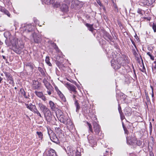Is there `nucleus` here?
<instances>
[{"label":"nucleus","instance_id":"423d86ee","mask_svg":"<svg viewBox=\"0 0 156 156\" xmlns=\"http://www.w3.org/2000/svg\"><path fill=\"white\" fill-rule=\"evenodd\" d=\"M66 86L70 92H73L74 94L76 93V88L74 85L68 83L66 84Z\"/></svg>","mask_w":156,"mask_h":156},{"label":"nucleus","instance_id":"ddd939ff","mask_svg":"<svg viewBox=\"0 0 156 156\" xmlns=\"http://www.w3.org/2000/svg\"><path fill=\"white\" fill-rule=\"evenodd\" d=\"M19 95L18 97L19 98H21L24 96L25 98H28V97L26 95V93L23 88H22L20 89Z\"/></svg>","mask_w":156,"mask_h":156},{"label":"nucleus","instance_id":"13d9d810","mask_svg":"<svg viewBox=\"0 0 156 156\" xmlns=\"http://www.w3.org/2000/svg\"><path fill=\"white\" fill-rule=\"evenodd\" d=\"M56 136L55 134V133H53V134L51 135L50 136H49V137H50V139H51V138L53 137V136Z\"/></svg>","mask_w":156,"mask_h":156},{"label":"nucleus","instance_id":"37998d69","mask_svg":"<svg viewBox=\"0 0 156 156\" xmlns=\"http://www.w3.org/2000/svg\"><path fill=\"white\" fill-rule=\"evenodd\" d=\"M34 113L36 114L37 115L39 116L41 118H42V117L41 114L39 112V111L37 110V109L36 110V111L34 112Z\"/></svg>","mask_w":156,"mask_h":156},{"label":"nucleus","instance_id":"f8f14e48","mask_svg":"<svg viewBox=\"0 0 156 156\" xmlns=\"http://www.w3.org/2000/svg\"><path fill=\"white\" fill-rule=\"evenodd\" d=\"M155 0H143L142 3L144 5L150 6L155 2Z\"/></svg>","mask_w":156,"mask_h":156},{"label":"nucleus","instance_id":"f3484780","mask_svg":"<svg viewBox=\"0 0 156 156\" xmlns=\"http://www.w3.org/2000/svg\"><path fill=\"white\" fill-rule=\"evenodd\" d=\"M66 124L67 127L70 129H72L74 127V125L70 119L66 120Z\"/></svg>","mask_w":156,"mask_h":156},{"label":"nucleus","instance_id":"c85d7f7f","mask_svg":"<svg viewBox=\"0 0 156 156\" xmlns=\"http://www.w3.org/2000/svg\"><path fill=\"white\" fill-rule=\"evenodd\" d=\"M92 138L91 136H88V141L91 144H94L95 143V141L93 139H92Z\"/></svg>","mask_w":156,"mask_h":156},{"label":"nucleus","instance_id":"a19ab883","mask_svg":"<svg viewBox=\"0 0 156 156\" xmlns=\"http://www.w3.org/2000/svg\"><path fill=\"white\" fill-rule=\"evenodd\" d=\"M48 135L49 136H50L51 135L53 134V132L51 129L50 128H48Z\"/></svg>","mask_w":156,"mask_h":156},{"label":"nucleus","instance_id":"a878e982","mask_svg":"<svg viewBox=\"0 0 156 156\" xmlns=\"http://www.w3.org/2000/svg\"><path fill=\"white\" fill-rule=\"evenodd\" d=\"M45 85L48 90H53V87L50 84L48 83L47 81H46V83H45Z\"/></svg>","mask_w":156,"mask_h":156},{"label":"nucleus","instance_id":"49530a36","mask_svg":"<svg viewBox=\"0 0 156 156\" xmlns=\"http://www.w3.org/2000/svg\"><path fill=\"white\" fill-rule=\"evenodd\" d=\"M152 28L154 32H156V25L155 23H153Z\"/></svg>","mask_w":156,"mask_h":156},{"label":"nucleus","instance_id":"20e7f679","mask_svg":"<svg viewBox=\"0 0 156 156\" xmlns=\"http://www.w3.org/2000/svg\"><path fill=\"white\" fill-rule=\"evenodd\" d=\"M44 117L46 121L50 122L52 120V115L49 109L43 113Z\"/></svg>","mask_w":156,"mask_h":156},{"label":"nucleus","instance_id":"f257e3e1","mask_svg":"<svg viewBox=\"0 0 156 156\" xmlns=\"http://www.w3.org/2000/svg\"><path fill=\"white\" fill-rule=\"evenodd\" d=\"M127 143L128 144L132 145H137L138 146H140L142 144V142L140 140H136V138L133 135L131 136V137L126 136Z\"/></svg>","mask_w":156,"mask_h":156},{"label":"nucleus","instance_id":"2f4dec72","mask_svg":"<svg viewBox=\"0 0 156 156\" xmlns=\"http://www.w3.org/2000/svg\"><path fill=\"white\" fill-rule=\"evenodd\" d=\"M36 133L38 136L40 140H42L43 137V134L41 132H37Z\"/></svg>","mask_w":156,"mask_h":156},{"label":"nucleus","instance_id":"4d7b16f0","mask_svg":"<svg viewBox=\"0 0 156 156\" xmlns=\"http://www.w3.org/2000/svg\"><path fill=\"white\" fill-rule=\"evenodd\" d=\"M5 13L8 16H9L10 15V13L7 10H5Z\"/></svg>","mask_w":156,"mask_h":156},{"label":"nucleus","instance_id":"4468645a","mask_svg":"<svg viewBox=\"0 0 156 156\" xmlns=\"http://www.w3.org/2000/svg\"><path fill=\"white\" fill-rule=\"evenodd\" d=\"M112 56L113 58L111 61V66L115 69L117 64V58L116 57V55H115L114 56V55H113Z\"/></svg>","mask_w":156,"mask_h":156},{"label":"nucleus","instance_id":"de8ad7c7","mask_svg":"<svg viewBox=\"0 0 156 156\" xmlns=\"http://www.w3.org/2000/svg\"><path fill=\"white\" fill-rule=\"evenodd\" d=\"M151 87L152 90L151 96L152 98H153L154 97V88L152 86H151Z\"/></svg>","mask_w":156,"mask_h":156},{"label":"nucleus","instance_id":"cd10ccee","mask_svg":"<svg viewBox=\"0 0 156 156\" xmlns=\"http://www.w3.org/2000/svg\"><path fill=\"white\" fill-rule=\"evenodd\" d=\"M54 0L53 1V3H51L53 5V6L55 8H58L59 7L60 5V3L58 2H54Z\"/></svg>","mask_w":156,"mask_h":156},{"label":"nucleus","instance_id":"9d476101","mask_svg":"<svg viewBox=\"0 0 156 156\" xmlns=\"http://www.w3.org/2000/svg\"><path fill=\"white\" fill-rule=\"evenodd\" d=\"M34 93L37 96L41 98L43 101H46V97L42 92L35 91Z\"/></svg>","mask_w":156,"mask_h":156},{"label":"nucleus","instance_id":"b1692460","mask_svg":"<svg viewBox=\"0 0 156 156\" xmlns=\"http://www.w3.org/2000/svg\"><path fill=\"white\" fill-rule=\"evenodd\" d=\"M104 37L105 40L109 41H112V37L108 33H106L104 36Z\"/></svg>","mask_w":156,"mask_h":156},{"label":"nucleus","instance_id":"412c9836","mask_svg":"<svg viewBox=\"0 0 156 156\" xmlns=\"http://www.w3.org/2000/svg\"><path fill=\"white\" fill-rule=\"evenodd\" d=\"M16 44L17 46L22 49L24 48V44L22 41L17 40Z\"/></svg>","mask_w":156,"mask_h":156},{"label":"nucleus","instance_id":"bf43d9fd","mask_svg":"<svg viewBox=\"0 0 156 156\" xmlns=\"http://www.w3.org/2000/svg\"><path fill=\"white\" fill-rule=\"evenodd\" d=\"M150 57L151 59L152 60H154V57L152 55H151L150 56H149Z\"/></svg>","mask_w":156,"mask_h":156},{"label":"nucleus","instance_id":"8fccbe9b","mask_svg":"<svg viewBox=\"0 0 156 156\" xmlns=\"http://www.w3.org/2000/svg\"><path fill=\"white\" fill-rule=\"evenodd\" d=\"M143 69H140V70L142 72H143V73L146 72L144 64H143Z\"/></svg>","mask_w":156,"mask_h":156},{"label":"nucleus","instance_id":"603ef678","mask_svg":"<svg viewBox=\"0 0 156 156\" xmlns=\"http://www.w3.org/2000/svg\"><path fill=\"white\" fill-rule=\"evenodd\" d=\"M65 2L69 4L73 2V0H64Z\"/></svg>","mask_w":156,"mask_h":156},{"label":"nucleus","instance_id":"3c124183","mask_svg":"<svg viewBox=\"0 0 156 156\" xmlns=\"http://www.w3.org/2000/svg\"><path fill=\"white\" fill-rule=\"evenodd\" d=\"M52 90H47V92L48 94L49 95H50L51 94V92L52 91Z\"/></svg>","mask_w":156,"mask_h":156},{"label":"nucleus","instance_id":"1a4fd4ad","mask_svg":"<svg viewBox=\"0 0 156 156\" xmlns=\"http://www.w3.org/2000/svg\"><path fill=\"white\" fill-rule=\"evenodd\" d=\"M37 104L38 105V108L40 110L43 112V113L49 109L46 105L41 102H39L38 103H37Z\"/></svg>","mask_w":156,"mask_h":156},{"label":"nucleus","instance_id":"a211bd4d","mask_svg":"<svg viewBox=\"0 0 156 156\" xmlns=\"http://www.w3.org/2000/svg\"><path fill=\"white\" fill-rule=\"evenodd\" d=\"M60 9L61 10L64 12H67L68 11V7L66 4H65L62 5Z\"/></svg>","mask_w":156,"mask_h":156},{"label":"nucleus","instance_id":"79ce46f5","mask_svg":"<svg viewBox=\"0 0 156 156\" xmlns=\"http://www.w3.org/2000/svg\"><path fill=\"white\" fill-rule=\"evenodd\" d=\"M145 97L146 98V100L147 101V102L148 103L149 102H150V98L149 97V96H148V93L147 92H146L145 91Z\"/></svg>","mask_w":156,"mask_h":156},{"label":"nucleus","instance_id":"ea45409f","mask_svg":"<svg viewBox=\"0 0 156 156\" xmlns=\"http://www.w3.org/2000/svg\"><path fill=\"white\" fill-rule=\"evenodd\" d=\"M38 70L41 73V74L42 75H44L45 74L44 72V70L41 68L40 67H38Z\"/></svg>","mask_w":156,"mask_h":156},{"label":"nucleus","instance_id":"e433bc0d","mask_svg":"<svg viewBox=\"0 0 156 156\" xmlns=\"http://www.w3.org/2000/svg\"><path fill=\"white\" fill-rule=\"evenodd\" d=\"M133 54L135 57L137 58V60H139V58L138 57V55L134 49L133 50Z\"/></svg>","mask_w":156,"mask_h":156},{"label":"nucleus","instance_id":"052dcab7","mask_svg":"<svg viewBox=\"0 0 156 156\" xmlns=\"http://www.w3.org/2000/svg\"><path fill=\"white\" fill-rule=\"evenodd\" d=\"M131 41H132V44L134 45V46L136 48V45L135 44V43L133 41H132V40H131Z\"/></svg>","mask_w":156,"mask_h":156},{"label":"nucleus","instance_id":"c756f323","mask_svg":"<svg viewBox=\"0 0 156 156\" xmlns=\"http://www.w3.org/2000/svg\"><path fill=\"white\" fill-rule=\"evenodd\" d=\"M86 26L88 28L89 30L91 31H93L94 30V28L93 27V25H90L89 24L87 23L86 24Z\"/></svg>","mask_w":156,"mask_h":156},{"label":"nucleus","instance_id":"6ab92c4d","mask_svg":"<svg viewBox=\"0 0 156 156\" xmlns=\"http://www.w3.org/2000/svg\"><path fill=\"white\" fill-rule=\"evenodd\" d=\"M125 57V55H122H122L120 56V58L119 59V63L120 64V65L123 66L124 64L125 63V60L124 59V57Z\"/></svg>","mask_w":156,"mask_h":156},{"label":"nucleus","instance_id":"f704fd0d","mask_svg":"<svg viewBox=\"0 0 156 156\" xmlns=\"http://www.w3.org/2000/svg\"><path fill=\"white\" fill-rule=\"evenodd\" d=\"M87 125L88 126L89 131H90L91 132L93 133V129H92V127L91 125L88 122H87Z\"/></svg>","mask_w":156,"mask_h":156},{"label":"nucleus","instance_id":"473e14b6","mask_svg":"<svg viewBox=\"0 0 156 156\" xmlns=\"http://www.w3.org/2000/svg\"><path fill=\"white\" fill-rule=\"evenodd\" d=\"M51 140L53 142L56 143H57L58 141V139L56 136H53V137L51 138Z\"/></svg>","mask_w":156,"mask_h":156},{"label":"nucleus","instance_id":"2eb2a0df","mask_svg":"<svg viewBox=\"0 0 156 156\" xmlns=\"http://www.w3.org/2000/svg\"><path fill=\"white\" fill-rule=\"evenodd\" d=\"M34 42L36 43H39L41 41V37L35 34H33Z\"/></svg>","mask_w":156,"mask_h":156},{"label":"nucleus","instance_id":"4be33fe9","mask_svg":"<svg viewBox=\"0 0 156 156\" xmlns=\"http://www.w3.org/2000/svg\"><path fill=\"white\" fill-rule=\"evenodd\" d=\"M118 109L119 112L120 114V118L122 120H123L125 118V116L121 110V108L120 105H119Z\"/></svg>","mask_w":156,"mask_h":156},{"label":"nucleus","instance_id":"aec40b11","mask_svg":"<svg viewBox=\"0 0 156 156\" xmlns=\"http://www.w3.org/2000/svg\"><path fill=\"white\" fill-rule=\"evenodd\" d=\"M25 105L27 108L30 111L33 112L34 113L36 111V110L37 109L35 105L33 107H29V106L28 105V104H26Z\"/></svg>","mask_w":156,"mask_h":156},{"label":"nucleus","instance_id":"e2e57ef3","mask_svg":"<svg viewBox=\"0 0 156 156\" xmlns=\"http://www.w3.org/2000/svg\"><path fill=\"white\" fill-rule=\"evenodd\" d=\"M57 93L59 95L62 94V93L59 90H58Z\"/></svg>","mask_w":156,"mask_h":156},{"label":"nucleus","instance_id":"dca6fc26","mask_svg":"<svg viewBox=\"0 0 156 156\" xmlns=\"http://www.w3.org/2000/svg\"><path fill=\"white\" fill-rule=\"evenodd\" d=\"M47 155V156H57L55 151L52 149L48 151Z\"/></svg>","mask_w":156,"mask_h":156},{"label":"nucleus","instance_id":"9b49d317","mask_svg":"<svg viewBox=\"0 0 156 156\" xmlns=\"http://www.w3.org/2000/svg\"><path fill=\"white\" fill-rule=\"evenodd\" d=\"M12 50L17 54H20L21 52V49L17 46L16 43L12 44Z\"/></svg>","mask_w":156,"mask_h":156},{"label":"nucleus","instance_id":"4c0bfd02","mask_svg":"<svg viewBox=\"0 0 156 156\" xmlns=\"http://www.w3.org/2000/svg\"><path fill=\"white\" fill-rule=\"evenodd\" d=\"M45 62L47 64H48L49 66H52L51 63L49 61V57H46Z\"/></svg>","mask_w":156,"mask_h":156},{"label":"nucleus","instance_id":"72a5a7b5","mask_svg":"<svg viewBox=\"0 0 156 156\" xmlns=\"http://www.w3.org/2000/svg\"><path fill=\"white\" fill-rule=\"evenodd\" d=\"M26 66L29 67L32 70H33L34 68V65L33 64H32V63H27L26 65Z\"/></svg>","mask_w":156,"mask_h":156},{"label":"nucleus","instance_id":"5701e85b","mask_svg":"<svg viewBox=\"0 0 156 156\" xmlns=\"http://www.w3.org/2000/svg\"><path fill=\"white\" fill-rule=\"evenodd\" d=\"M40 83L38 81H35L33 83V88L34 89H37L40 87Z\"/></svg>","mask_w":156,"mask_h":156},{"label":"nucleus","instance_id":"6e6d98bb","mask_svg":"<svg viewBox=\"0 0 156 156\" xmlns=\"http://www.w3.org/2000/svg\"><path fill=\"white\" fill-rule=\"evenodd\" d=\"M137 12L140 14H142V10L140 9H138L137 10Z\"/></svg>","mask_w":156,"mask_h":156},{"label":"nucleus","instance_id":"864d4df0","mask_svg":"<svg viewBox=\"0 0 156 156\" xmlns=\"http://www.w3.org/2000/svg\"><path fill=\"white\" fill-rule=\"evenodd\" d=\"M118 24L119 25V27H120V28L121 30H122L123 28V26L120 23H118Z\"/></svg>","mask_w":156,"mask_h":156},{"label":"nucleus","instance_id":"680f3d73","mask_svg":"<svg viewBox=\"0 0 156 156\" xmlns=\"http://www.w3.org/2000/svg\"><path fill=\"white\" fill-rule=\"evenodd\" d=\"M70 82H72L74 83L75 85H76L77 87H78V86L77 85L76 83V82H75L74 81H73V80H72V81H70Z\"/></svg>","mask_w":156,"mask_h":156},{"label":"nucleus","instance_id":"6e6552de","mask_svg":"<svg viewBox=\"0 0 156 156\" xmlns=\"http://www.w3.org/2000/svg\"><path fill=\"white\" fill-rule=\"evenodd\" d=\"M4 73L8 81L9 82V83L12 85L14 84L13 79L11 75L7 72H5Z\"/></svg>","mask_w":156,"mask_h":156},{"label":"nucleus","instance_id":"5fc2aeb1","mask_svg":"<svg viewBox=\"0 0 156 156\" xmlns=\"http://www.w3.org/2000/svg\"><path fill=\"white\" fill-rule=\"evenodd\" d=\"M123 128H124V131L125 132V134H128L129 133V132H128V130L125 128H124V127H123Z\"/></svg>","mask_w":156,"mask_h":156},{"label":"nucleus","instance_id":"58836bf2","mask_svg":"<svg viewBox=\"0 0 156 156\" xmlns=\"http://www.w3.org/2000/svg\"><path fill=\"white\" fill-rule=\"evenodd\" d=\"M54 0H44L45 3L47 4H51L53 3Z\"/></svg>","mask_w":156,"mask_h":156},{"label":"nucleus","instance_id":"7c9ffc66","mask_svg":"<svg viewBox=\"0 0 156 156\" xmlns=\"http://www.w3.org/2000/svg\"><path fill=\"white\" fill-rule=\"evenodd\" d=\"M75 105L76 107V111L77 112L80 109V107L79 104L77 100H75Z\"/></svg>","mask_w":156,"mask_h":156},{"label":"nucleus","instance_id":"393cba45","mask_svg":"<svg viewBox=\"0 0 156 156\" xmlns=\"http://www.w3.org/2000/svg\"><path fill=\"white\" fill-rule=\"evenodd\" d=\"M125 114L127 116H130L132 113L131 109L130 108H128L125 110Z\"/></svg>","mask_w":156,"mask_h":156},{"label":"nucleus","instance_id":"338daca9","mask_svg":"<svg viewBox=\"0 0 156 156\" xmlns=\"http://www.w3.org/2000/svg\"><path fill=\"white\" fill-rule=\"evenodd\" d=\"M147 55H148L149 56H150L151 55V53L150 52H147Z\"/></svg>","mask_w":156,"mask_h":156},{"label":"nucleus","instance_id":"a18cd8bd","mask_svg":"<svg viewBox=\"0 0 156 156\" xmlns=\"http://www.w3.org/2000/svg\"><path fill=\"white\" fill-rule=\"evenodd\" d=\"M152 69L153 68L155 69H156V60L154 61L152 64Z\"/></svg>","mask_w":156,"mask_h":156},{"label":"nucleus","instance_id":"bb28decb","mask_svg":"<svg viewBox=\"0 0 156 156\" xmlns=\"http://www.w3.org/2000/svg\"><path fill=\"white\" fill-rule=\"evenodd\" d=\"M76 152V151H74V150L73 151L72 148H69V152H68V154L70 156H74V155L75 154Z\"/></svg>","mask_w":156,"mask_h":156},{"label":"nucleus","instance_id":"c03bdc74","mask_svg":"<svg viewBox=\"0 0 156 156\" xmlns=\"http://www.w3.org/2000/svg\"><path fill=\"white\" fill-rule=\"evenodd\" d=\"M60 98L64 101H66V98L62 94L59 95Z\"/></svg>","mask_w":156,"mask_h":156},{"label":"nucleus","instance_id":"39448f33","mask_svg":"<svg viewBox=\"0 0 156 156\" xmlns=\"http://www.w3.org/2000/svg\"><path fill=\"white\" fill-rule=\"evenodd\" d=\"M49 104L51 110L52 111H55V113H56V112L58 111V110H60L58 109V106L57 104L51 101H49Z\"/></svg>","mask_w":156,"mask_h":156},{"label":"nucleus","instance_id":"f03ea898","mask_svg":"<svg viewBox=\"0 0 156 156\" xmlns=\"http://www.w3.org/2000/svg\"><path fill=\"white\" fill-rule=\"evenodd\" d=\"M58 111L56 112V113L57 117L61 122L64 124H65L66 123V119L65 118L62 111L61 110Z\"/></svg>","mask_w":156,"mask_h":156},{"label":"nucleus","instance_id":"c9c22d12","mask_svg":"<svg viewBox=\"0 0 156 156\" xmlns=\"http://www.w3.org/2000/svg\"><path fill=\"white\" fill-rule=\"evenodd\" d=\"M55 130L57 134H58L59 136L60 135H62L61 130L59 127L57 128L56 129L55 128Z\"/></svg>","mask_w":156,"mask_h":156},{"label":"nucleus","instance_id":"69168bd1","mask_svg":"<svg viewBox=\"0 0 156 156\" xmlns=\"http://www.w3.org/2000/svg\"><path fill=\"white\" fill-rule=\"evenodd\" d=\"M2 57L4 59H5L6 61H7V59L6 58V57L5 56L2 55Z\"/></svg>","mask_w":156,"mask_h":156},{"label":"nucleus","instance_id":"774afa93","mask_svg":"<svg viewBox=\"0 0 156 156\" xmlns=\"http://www.w3.org/2000/svg\"><path fill=\"white\" fill-rule=\"evenodd\" d=\"M76 97V96L75 95H74V94L73 95V99L75 100V101L76 100L75 99Z\"/></svg>","mask_w":156,"mask_h":156},{"label":"nucleus","instance_id":"7ed1b4c3","mask_svg":"<svg viewBox=\"0 0 156 156\" xmlns=\"http://www.w3.org/2000/svg\"><path fill=\"white\" fill-rule=\"evenodd\" d=\"M93 126L94 130L95 132V134L98 135L99 136H101V137L100 138H101L102 137H103V136H101L102 134L101 132L99 134L101 130L100 127L99 125L97 123L95 122L94 123Z\"/></svg>","mask_w":156,"mask_h":156},{"label":"nucleus","instance_id":"0eeeda50","mask_svg":"<svg viewBox=\"0 0 156 156\" xmlns=\"http://www.w3.org/2000/svg\"><path fill=\"white\" fill-rule=\"evenodd\" d=\"M34 27L30 24L26 25L24 27L23 30L26 33L31 32L33 34V30Z\"/></svg>","mask_w":156,"mask_h":156},{"label":"nucleus","instance_id":"09e8293b","mask_svg":"<svg viewBox=\"0 0 156 156\" xmlns=\"http://www.w3.org/2000/svg\"><path fill=\"white\" fill-rule=\"evenodd\" d=\"M149 129H150V133H151L152 132V124L151 122H150Z\"/></svg>","mask_w":156,"mask_h":156},{"label":"nucleus","instance_id":"0e129e2a","mask_svg":"<svg viewBox=\"0 0 156 156\" xmlns=\"http://www.w3.org/2000/svg\"><path fill=\"white\" fill-rule=\"evenodd\" d=\"M28 105L29 106V107H33L35 106V105H33L32 103H30L29 105L28 104Z\"/></svg>","mask_w":156,"mask_h":156}]
</instances>
